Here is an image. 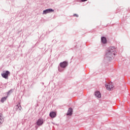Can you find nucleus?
Instances as JSON below:
<instances>
[{"mask_svg": "<svg viewBox=\"0 0 130 130\" xmlns=\"http://www.w3.org/2000/svg\"><path fill=\"white\" fill-rule=\"evenodd\" d=\"M102 42L104 43V44H106V43H107V40L106 39V38L103 37L101 38Z\"/></svg>", "mask_w": 130, "mask_h": 130, "instance_id": "9", "label": "nucleus"}, {"mask_svg": "<svg viewBox=\"0 0 130 130\" xmlns=\"http://www.w3.org/2000/svg\"><path fill=\"white\" fill-rule=\"evenodd\" d=\"M106 87L107 90L110 91V90H112V88H113V85L111 83H108V84L106 85Z\"/></svg>", "mask_w": 130, "mask_h": 130, "instance_id": "3", "label": "nucleus"}, {"mask_svg": "<svg viewBox=\"0 0 130 130\" xmlns=\"http://www.w3.org/2000/svg\"><path fill=\"white\" fill-rule=\"evenodd\" d=\"M60 66L61 68H66V62L64 61L60 64Z\"/></svg>", "mask_w": 130, "mask_h": 130, "instance_id": "11", "label": "nucleus"}, {"mask_svg": "<svg viewBox=\"0 0 130 130\" xmlns=\"http://www.w3.org/2000/svg\"><path fill=\"white\" fill-rule=\"evenodd\" d=\"M87 0H81V2H86L87 1Z\"/></svg>", "mask_w": 130, "mask_h": 130, "instance_id": "14", "label": "nucleus"}, {"mask_svg": "<svg viewBox=\"0 0 130 130\" xmlns=\"http://www.w3.org/2000/svg\"><path fill=\"white\" fill-rule=\"evenodd\" d=\"M66 66H67V62H66Z\"/></svg>", "mask_w": 130, "mask_h": 130, "instance_id": "15", "label": "nucleus"}, {"mask_svg": "<svg viewBox=\"0 0 130 130\" xmlns=\"http://www.w3.org/2000/svg\"><path fill=\"white\" fill-rule=\"evenodd\" d=\"M115 47H112L109 50L107 51L106 55L108 57H111L112 56H114L115 55Z\"/></svg>", "mask_w": 130, "mask_h": 130, "instance_id": "1", "label": "nucleus"}, {"mask_svg": "<svg viewBox=\"0 0 130 130\" xmlns=\"http://www.w3.org/2000/svg\"><path fill=\"white\" fill-rule=\"evenodd\" d=\"M37 125H42V124H43V120L42 119H39L37 121Z\"/></svg>", "mask_w": 130, "mask_h": 130, "instance_id": "6", "label": "nucleus"}, {"mask_svg": "<svg viewBox=\"0 0 130 130\" xmlns=\"http://www.w3.org/2000/svg\"><path fill=\"white\" fill-rule=\"evenodd\" d=\"M9 74H10V72L8 71L6 72L4 71L3 73L2 74V76L5 79H8V78H9Z\"/></svg>", "mask_w": 130, "mask_h": 130, "instance_id": "2", "label": "nucleus"}, {"mask_svg": "<svg viewBox=\"0 0 130 130\" xmlns=\"http://www.w3.org/2000/svg\"><path fill=\"white\" fill-rule=\"evenodd\" d=\"M4 122V118L3 117V114L0 113V124Z\"/></svg>", "mask_w": 130, "mask_h": 130, "instance_id": "10", "label": "nucleus"}, {"mask_svg": "<svg viewBox=\"0 0 130 130\" xmlns=\"http://www.w3.org/2000/svg\"><path fill=\"white\" fill-rule=\"evenodd\" d=\"M73 16H74V17H79V15L78 14H74L73 15Z\"/></svg>", "mask_w": 130, "mask_h": 130, "instance_id": "13", "label": "nucleus"}, {"mask_svg": "<svg viewBox=\"0 0 130 130\" xmlns=\"http://www.w3.org/2000/svg\"><path fill=\"white\" fill-rule=\"evenodd\" d=\"M51 12H54V10H52L51 9H46V10H44L43 11V14H47L48 13H51Z\"/></svg>", "mask_w": 130, "mask_h": 130, "instance_id": "4", "label": "nucleus"}, {"mask_svg": "<svg viewBox=\"0 0 130 130\" xmlns=\"http://www.w3.org/2000/svg\"><path fill=\"white\" fill-rule=\"evenodd\" d=\"M8 97H4V98H2L1 99V102H2V103H4V102H5V101H6V100H7V98Z\"/></svg>", "mask_w": 130, "mask_h": 130, "instance_id": "12", "label": "nucleus"}, {"mask_svg": "<svg viewBox=\"0 0 130 130\" xmlns=\"http://www.w3.org/2000/svg\"><path fill=\"white\" fill-rule=\"evenodd\" d=\"M95 96L98 98H101V93L99 91H96L95 92Z\"/></svg>", "mask_w": 130, "mask_h": 130, "instance_id": "7", "label": "nucleus"}, {"mask_svg": "<svg viewBox=\"0 0 130 130\" xmlns=\"http://www.w3.org/2000/svg\"><path fill=\"white\" fill-rule=\"evenodd\" d=\"M50 116L52 118H54L56 116V113L55 112H51L50 113Z\"/></svg>", "mask_w": 130, "mask_h": 130, "instance_id": "5", "label": "nucleus"}, {"mask_svg": "<svg viewBox=\"0 0 130 130\" xmlns=\"http://www.w3.org/2000/svg\"><path fill=\"white\" fill-rule=\"evenodd\" d=\"M73 114V109L69 108L67 112V115H72Z\"/></svg>", "mask_w": 130, "mask_h": 130, "instance_id": "8", "label": "nucleus"}]
</instances>
